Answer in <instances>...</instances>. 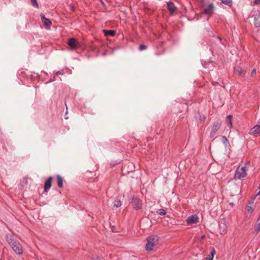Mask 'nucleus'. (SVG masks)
<instances>
[{
    "label": "nucleus",
    "instance_id": "nucleus-1",
    "mask_svg": "<svg viewBox=\"0 0 260 260\" xmlns=\"http://www.w3.org/2000/svg\"><path fill=\"white\" fill-rule=\"evenodd\" d=\"M6 240L16 254H22L23 252L22 246L19 242L13 239L9 234L6 236Z\"/></svg>",
    "mask_w": 260,
    "mask_h": 260
},
{
    "label": "nucleus",
    "instance_id": "nucleus-2",
    "mask_svg": "<svg viewBox=\"0 0 260 260\" xmlns=\"http://www.w3.org/2000/svg\"><path fill=\"white\" fill-rule=\"evenodd\" d=\"M158 237L157 236H152L147 238V243L146 245V249L147 251L153 250L158 242Z\"/></svg>",
    "mask_w": 260,
    "mask_h": 260
},
{
    "label": "nucleus",
    "instance_id": "nucleus-3",
    "mask_svg": "<svg viewBox=\"0 0 260 260\" xmlns=\"http://www.w3.org/2000/svg\"><path fill=\"white\" fill-rule=\"evenodd\" d=\"M222 124V121L220 119L217 120L213 124L210 134V137H213L217 133V132L219 129Z\"/></svg>",
    "mask_w": 260,
    "mask_h": 260
},
{
    "label": "nucleus",
    "instance_id": "nucleus-4",
    "mask_svg": "<svg viewBox=\"0 0 260 260\" xmlns=\"http://www.w3.org/2000/svg\"><path fill=\"white\" fill-rule=\"evenodd\" d=\"M246 169L245 167H239L235 174V178L236 179H240L246 176Z\"/></svg>",
    "mask_w": 260,
    "mask_h": 260
},
{
    "label": "nucleus",
    "instance_id": "nucleus-5",
    "mask_svg": "<svg viewBox=\"0 0 260 260\" xmlns=\"http://www.w3.org/2000/svg\"><path fill=\"white\" fill-rule=\"evenodd\" d=\"M131 203L134 208L136 210H139L142 207V201L137 198L134 197L132 199Z\"/></svg>",
    "mask_w": 260,
    "mask_h": 260
},
{
    "label": "nucleus",
    "instance_id": "nucleus-6",
    "mask_svg": "<svg viewBox=\"0 0 260 260\" xmlns=\"http://www.w3.org/2000/svg\"><path fill=\"white\" fill-rule=\"evenodd\" d=\"M249 134L254 137L260 136V125L257 124L250 128Z\"/></svg>",
    "mask_w": 260,
    "mask_h": 260
},
{
    "label": "nucleus",
    "instance_id": "nucleus-7",
    "mask_svg": "<svg viewBox=\"0 0 260 260\" xmlns=\"http://www.w3.org/2000/svg\"><path fill=\"white\" fill-rule=\"evenodd\" d=\"M40 17L41 18V20L43 22L45 28L47 29H50V26L52 24L51 21L49 19H48L46 18L44 14L41 13L40 14Z\"/></svg>",
    "mask_w": 260,
    "mask_h": 260
},
{
    "label": "nucleus",
    "instance_id": "nucleus-8",
    "mask_svg": "<svg viewBox=\"0 0 260 260\" xmlns=\"http://www.w3.org/2000/svg\"><path fill=\"white\" fill-rule=\"evenodd\" d=\"M53 179L52 176H50L47 178L44 183V191L47 192L50 190L52 186Z\"/></svg>",
    "mask_w": 260,
    "mask_h": 260
},
{
    "label": "nucleus",
    "instance_id": "nucleus-9",
    "mask_svg": "<svg viewBox=\"0 0 260 260\" xmlns=\"http://www.w3.org/2000/svg\"><path fill=\"white\" fill-rule=\"evenodd\" d=\"M68 44L72 49H75L77 47L79 46V44L77 40L74 38L69 39Z\"/></svg>",
    "mask_w": 260,
    "mask_h": 260
},
{
    "label": "nucleus",
    "instance_id": "nucleus-10",
    "mask_svg": "<svg viewBox=\"0 0 260 260\" xmlns=\"http://www.w3.org/2000/svg\"><path fill=\"white\" fill-rule=\"evenodd\" d=\"M199 221V217L196 214L189 216L186 219V222L189 224L197 223Z\"/></svg>",
    "mask_w": 260,
    "mask_h": 260
},
{
    "label": "nucleus",
    "instance_id": "nucleus-11",
    "mask_svg": "<svg viewBox=\"0 0 260 260\" xmlns=\"http://www.w3.org/2000/svg\"><path fill=\"white\" fill-rule=\"evenodd\" d=\"M167 8L169 11L170 12L171 15H173L174 12L177 10V7L172 2H169L167 3Z\"/></svg>",
    "mask_w": 260,
    "mask_h": 260
},
{
    "label": "nucleus",
    "instance_id": "nucleus-12",
    "mask_svg": "<svg viewBox=\"0 0 260 260\" xmlns=\"http://www.w3.org/2000/svg\"><path fill=\"white\" fill-rule=\"evenodd\" d=\"M57 186L59 188H61L63 187V178L60 175H57L56 176Z\"/></svg>",
    "mask_w": 260,
    "mask_h": 260
},
{
    "label": "nucleus",
    "instance_id": "nucleus-13",
    "mask_svg": "<svg viewBox=\"0 0 260 260\" xmlns=\"http://www.w3.org/2000/svg\"><path fill=\"white\" fill-rule=\"evenodd\" d=\"M216 253L215 249L214 247H211L210 253L207 256L205 260H213V257Z\"/></svg>",
    "mask_w": 260,
    "mask_h": 260
},
{
    "label": "nucleus",
    "instance_id": "nucleus-14",
    "mask_svg": "<svg viewBox=\"0 0 260 260\" xmlns=\"http://www.w3.org/2000/svg\"><path fill=\"white\" fill-rule=\"evenodd\" d=\"M103 32L104 35L106 37L108 36H114L116 34V32L114 30H103Z\"/></svg>",
    "mask_w": 260,
    "mask_h": 260
},
{
    "label": "nucleus",
    "instance_id": "nucleus-15",
    "mask_svg": "<svg viewBox=\"0 0 260 260\" xmlns=\"http://www.w3.org/2000/svg\"><path fill=\"white\" fill-rule=\"evenodd\" d=\"M213 6L212 4H210L208 8L204 10V13L206 14H210L212 13Z\"/></svg>",
    "mask_w": 260,
    "mask_h": 260
},
{
    "label": "nucleus",
    "instance_id": "nucleus-16",
    "mask_svg": "<svg viewBox=\"0 0 260 260\" xmlns=\"http://www.w3.org/2000/svg\"><path fill=\"white\" fill-rule=\"evenodd\" d=\"M259 16L255 15L254 16V25L256 27H259L260 26V21Z\"/></svg>",
    "mask_w": 260,
    "mask_h": 260
},
{
    "label": "nucleus",
    "instance_id": "nucleus-17",
    "mask_svg": "<svg viewBox=\"0 0 260 260\" xmlns=\"http://www.w3.org/2000/svg\"><path fill=\"white\" fill-rule=\"evenodd\" d=\"M243 71V70L240 67H237L234 70V73L238 75H241Z\"/></svg>",
    "mask_w": 260,
    "mask_h": 260
},
{
    "label": "nucleus",
    "instance_id": "nucleus-18",
    "mask_svg": "<svg viewBox=\"0 0 260 260\" xmlns=\"http://www.w3.org/2000/svg\"><path fill=\"white\" fill-rule=\"evenodd\" d=\"M222 3L229 6L232 7L233 2L232 0H220Z\"/></svg>",
    "mask_w": 260,
    "mask_h": 260
},
{
    "label": "nucleus",
    "instance_id": "nucleus-19",
    "mask_svg": "<svg viewBox=\"0 0 260 260\" xmlns=\"http://www.w3.org/2000/svg\"><path fill=\"white\" fill-rule=\"evenodd\" d=\"M226 122L228 124L230 125V127H232V116L229 115L226 117Z\"/></svg>",
    "mask_w": 260,
    "mask_h": 260
},
{
    "label": "nucleus",
    "instance_id": "nucleus-20",
    "mask_svg": "<svg viewBox=\"0 0 260 260\" xmlns=\"http://www.w3.org/2000/svg\"><path fill=\"white\" fill-rule=\"evenodd\" d=\"M260 231V222L255 226L253 234L256 235Z\"/></svg>",
    "mask_w": 260,
    "mask_h": 260
},
{
    "label": "nucleus",
    "instance_id": "nucleus-21",
    "mask_svg": "<svg viewBox=\"0 0 260 260\" xmlns=\"http://www.w3.org/2000/svg\"><path fill=\"white\" fill-rule=\"evenodd\" d=\"M27 178H23L22 180L20 181V184L22 186L24 187L27 184Z\"/></svg>",
    "mask_w": 260,
    "mask_h": 260
},
{
    "label": "nucleus",
    "instance_id": "nucleus-22",
    "mask_svg": "<svg viewBox=\"0 0 260 260\" xmlns=\"http://www.w3.org/2000/svg\"><path fill=\"white\" fill-rule=\"evenodd\" d=\"M30 1H31V5L34 7L36 8H39V6L38 4L37 0H30Z\"/></svg>",
    "mask_w": 260,
    "mask_h": 260
},
{
    "label": "nucleus",
    "instance_id": "nucleus-23",
    "mask_svg": "<svg viewBox=\"0 0 260 260\" xmlns=\"http://www.w3.org/2000/svg\"><path fill=\"white\" fill-rule=\"evenodd\" d=\"M157 213L160 215H165L166 214V212L164 209H160L157 211Z\"/></svg>",
    "mask_w": 260,
    "mask_h": 260
},
{
    "label": "nucleus",
    "instance_id": "nucleus-24",
    "mask_svg": "<svg viewBox=\"0 0 260 260\" xmlns=\"http://www.w3.org/2000/svg\"><path fill=\"white\" fill-rule=\"evenodd\" d=\"M121 203L120 200H116V201H114V206L115 207L117 208V207L121 206Z\"/></svg>",
    "mask_w": 260,
    "mask_h": 260
},
{
    "label": "nucleus",
    "instance_id": "nucleus-25",
    "mask_svg": "<svg viewBox=\"0 0 260 260\" xmlns=\"http://www.w3.org/2000/svg\"><path fill=\"white\" fill-rule=\"evenodd\" d=\"M147 46H146L145 45L141 44V45H140L139 46V50L140 51H142V50H145V49H147Z\"/></svg>",
    "mask_w": 260,
    "mask_h": 260
},
{
    "label": "nucleus",
    "instance_id": "nucleus-26",
    "mask_svg": "<svg viewBox=\"0 0 260 260\" xmlns=\"http://www.w3.org/2000/svg\"><path fill=\"white\" fill-rule=\"evenodd\" d=\"M247 210L248 212H252L253 211V209L251 206H247Z\"/></svg>",
    "mask_w": 260,
    "mask_h": 260
},
{
    "label": "nucleus",
    "instance_id": "nucleus-27",
    "mask_svg": "<svg viewBox=\"0 0 260 260\" xmlns=\"http://www.w3.org/2000/svg\"><path fill=\"white\" fill-rule=\"evenodd\" d=\"M221 139H222V142L224 143H226V142L228 141V139H227V138H226V137L225 136H222Z\"/></svg>",
    "mask_w": 260,
    "mask_h": 260
},
{
    "label": "nucleus",
    "instance_id": "nucleus-28",
    "mask_svg": "<svg viewBox=\"0 0 260 260\" xmlns=\"http://www.w3.org/2000/svg\"><path fill=\"white\" fill-rule=\"evenodd\" d=\"M254 4L255 5L260 4V0H255L254 2Z\"/></svg>",
    "mask_w": 260,
    "mask_h": 260
},
{
    "label": "nucleus",
    "instance_id": "nucleus-29",
    "mask_svg": "<svg viewBox=\"0 0 260 260\" xmlns=\"http://www.w3.org/2000/svg\"><path fill=\"white\" fill-rule=\"evenodd\" d=\"M255 74H256V69H254L252 70V71L251 72V76H253L254 75H255Z\"/></svg>",
    "mask_w": 260,
    "mask_h": 260
},
{
    "label": "nucleus",
    "instance_id": "nucleus-30",
    "mask_svg": "<svg viewBox=\"0 0 260 260\" xmlns=\"http://www.w3.org/2000/svg\"><path fill=\"white\" fill-rule=\"evenodd\" d=\"M126 166H127V165H124L123 166V167L122 168V171H126Z\"/></svg>",
    "mask_w": 260,
    "mask_h": 260
},
{
    "label": "nucleus",
    "instance_id": "nucleus-31",
    "mask_svg": "<svg viewBox=\"0 0 260 260\" xmlns=\"http://www.w3.org/2000/svg\"><path fill=\"white\" fill-rule=\"evenodd\" d=\"M70 10H71V11H74V6H72V5H70Z\"/></svg>",
    "mask_w": 260,
    "mask_h": 260
},
{
    "label": "nucleus",
    "instance_id": "nucleus-32",
    "mask_svg": "<svg viewBox=\"0 0 260 260\" xmlns=\"http://www.w3.org/2000/svg\"><path fill=\"white\" fill-rule=\"evenodd\" d=\"M201 4L202 6H203L204 4V0H198Z\"/></svg>",
    "mask_w": 260,
    "mask_h": 260
},
{
    "label": "nucleus",
    "instance_id": "nucleus-33",
    "mask_svg": "<svg viewBox=\"0 0 260 260\" xmlns=\"http://www.w3.org/2000/svg\"><path fill=\"white\" fill-rule=\"evenodd\" d=\"M62 74V73H61V72L60 71H57V72L56 73V75L57 76H58V75H60V74Z\"/></svg>",
    "mask_w": 260,
    "mask_h": 260
},
{
    "label": "nucleus",
    "instance_id": "nucleus-34",
    "mask_svg": "<svg viewBox=\"0 0 260 260\" xmlns=\"http://www.w3.org/2000/svg\"><path fill=\"white\" fill-rule=\"evenodd\" d=\"M128 166H131L132 168L134 167V165L132 162L128 163Z\"/></svg>",
    "mask_w": 260,
    "mask_h": 260
},
{
    "label": "nucleus",
    "instance_id": "nucleus-35",
    "mask_svg": "<svg viewBox=\"0 0 260 260\" xmlns=\"http://www.w3.org/2000/svg\"><path fill=\"white\" fill-rule=\"evenodd\" d=\"M212 84L214 85H216L217 84H218V82H212Z\"/></svg>",
    "mask_w": 260,
    "mask_h": 260
},
{
    "label": "nucleus",
    "instance_id": "nucleus-36",
    "mask_svg": "<svg viewBox=\"0 0 260 260\" xmlns=\"http://www.w3.org/2000/svg\"><path fill=\"white\" fill-rule=\"evenodd\" d=\"M204 238H205V236H202L201 237V239H203Z\"/></svg>",
    "mask_w": 260,
    "mask_h": 260
},
{
    "label": "nucleus",
    "instance_id": "nucleus-37",
    "mask_svg": "<svg viewBox=\"0 0 260 260\" xmlns=\"http://www.w3.org/2000/svg\"><path fill=\"white\" fill-rule=\"evenodd\" d=\"M218 38H219V39H220V40H221V38H220V37H218Z\"/></svg>",
    "mask_w": 260,
    "mask_h": 260
},
{
    "label": "nucleus",
    "instance_id": "nucleus-38",
    "mask_svg": "<svg viewBox=\"0 0 260 260\" xmlns=\"http://www.w3.org/2000/svg\"><path fill=\"white\" fill-rule=\"evenodd\" d=\"M231 205L233 206L234 204L233 203H231Z\"/></svg>",
    "mask_w": 260,
    "mask_h": 260
},
{
    "label": "nucleus",
    "instance_id": "nucleus-39",
    "mask_svg": "<svg viewBox=\"0 0 260 260\" xmlns=\"http://www.w3.org/2000/svg\"><path fill=\"white\" fill-rule=\"evenodd\" d=\"M258 194H260V190L259 191Z\"/></svg>",
    "mask_w": 260,
    "mask_h": 260
},
{
    "label": "nucleus",
    "instance_id": "nucleus-40",
    "mask_svg": "<svg viewBox=\"0 0 260 260\" xmlns=\"http://www.w3.org/2000/svg\"><path fill=\"white\" fill-rule=\"evenodd\" d=\"M0 260H1V259L0 258Z\"/></svg>",
    "mask_w": 260,
    "mask_h": 260
}]
</instances>
